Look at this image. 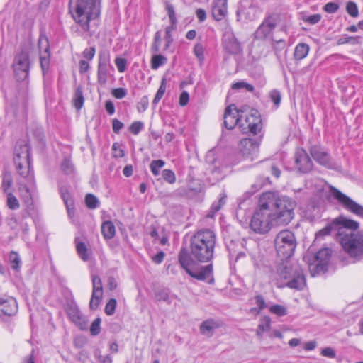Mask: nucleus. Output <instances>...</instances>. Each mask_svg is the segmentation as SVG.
Wrapping results in <instances>:
<instances>
[{"label":"nucleus","instance_id":"nucleus-1","mask_svg":"<svg viewBox=\"0 0 363 363\" xmlns=\"http://www.w3.org/2000/svg\"><path fill=\"white\" fill-rule=\"evenodd\" d=\"M216 244V234L211 230L197 232L191 239L190 255L185 250L180 252L179 261L182 267L191 277L204 281L211 277L212 265L195 268L196 261L206 262L213 257Z\"/></svg>","mask_w":363,"mask_h":363},{"label":"nucleus","instance_id":"nucleus-2","mask_svg":"<svg viewBox=\"0 0 363 363\" xmlns=\"http://www.w3.org/2000/svg\"><path fill=\"white\" fill-rule=\"evenodd\" d=\"M260 197L263 201V208H267L269 210L274 220H276V225H286L292 220L296 207L295 200L272 191L262 193Z\"/></svg>","mask_w":363,"mask_h":363},{"label":"nucleus","instance_id":"nucleus-3","mask_svg":"<svg viewBox=\"0 0 363 363\" xmlns=\"http://www.w3.org/2000/svg\"><path fill=\"white\" fill-rule=\"evenodd\" d=\"M69 11L75 22L87 32L90 21L100 15V0H69Z\"/></svg>","mask_w":363,"mask_h":363},{"label":"nucleus","instance_id":"nucleus-4","mask_svg":"<svg viewBox=\"0 0 363 363\" xmlns=\"http://www.w3.org/2000/svg\"><path fill=\"white\" fill-rule=\"evenodd\" d=\"M277 276L279 277L275 278L274 284L279 288L288 286L291 289L301 290L306 285L305 277L303 271L299 268L293 270L288 267H280L278 269Z\"/></svg>","mask_w":363,"mask_h":363},{"label":"nucleus","instance_id":"nucleus-5","mask_svg":"<svg viewBox=\"0 0 363 363\" xmlns=\"http://www.w3.org/2000/svg\"><path fill=\"white\" fill-rule=\"evenodd\" d=\"M263 202L259 196L258 206L256 208L250 223V228L259 234H265L268 233L273 226L276 225V220H274V216L267 208H263L262 206Z\"/></svg>","mask_w":363,"mask_h":363},{"label":"nucleus","instance_id":"nucleus-6","mask_svg":"<svg viewBox=\"0 0 363 363\" xmlns=\"http://www.w3.org/2000/svg\"><path fill=\"white\" fill-rule=\"evenodd\" d=\"M274 246L278 256L281 259L291 257L296 247L294 234L289 230L280 231L275 237Z\"/></svg>","mask_w":363,"mask_h":363},{"label":"nucleus","instance_id":"nucleus-7","mask_svg":"<svg viewBox=\"0 0 363 363\" xmlns=\"http://www.w3.org/2000/svg\"><path fill=\"white\" fill-rule=\"evenodd\" d=\"M345 233L340 238V243L345 251L356 259L363 257V234L362 233Z\"/></svg>","mask_w":363,"mask_h":363},{"label":"nucleus","instance_id":"nucleus-8","mask_svg":"<svg viewBox=\"0 0 363 363\" xmlns=\"http://www.w3.org/2000/svg\"><path fill=\"white\" fill-rule=\"evenodd\" d=\"M359 228V223L345 217L340 216L334 219L326 227L319 230L315 234V240H320L331 232H335L339 236L345 233V230H354Z\"/></svg>","mask_w":363,"mask_h":363},{"label":"nucleus","instance_id":"nucleus-9","mask_svg":"<svg viewBox=\"0 0 363 363\" xmlns=\"http://www.w3.org/2000/svg\"><path fill=\"white\" fill-rule=\"evenodd\" d=\"M13 160L17 172L21 178L33 179V177L30 171L29 147L26 144H19L16 146Z\"/></svg>","mask_w":363,"mask_h":363},{"label":"nucleus","instance_id":"nucleus-10","mask_svg":"<svg viewBox=\"0 0 363 363\" xmlns=\"http://www.w3.org/2000/svg\"><path fill=\"white\" fill-rule=\"evenodd\" d=\"M330 195L341 204L345 209L363 218V206L354 201L337 189L330 186Z\"/></svg>","mask_w":363,"mask_h":363},{"label":"nucleus","instance_id":"nucleus-11","mask_svg":"<svg viewBox=\"0 0 363 363\" xmlns=\"http://www.w3.org/2000/svg\"><path fill=\"white\" fill-rule=\"evenodd\" d=\"M13 69L18 81H26L30 69V60L26 52H21L14 57Z\"/></svg>","mask_w":363,"mask_h":363},{"label":"nucleus","instance_id":"nucleus-12","mask_svg":"<svg viewBox=\"0 0 363 363\" xmlns=\"http://www.w3.org/2000/svg\"><path fill=\"white\" fill-rule=\"evenodd\" d=\"M240 129L243 133L257 134L261 130V119L256 110L252 109L248 113H243L240 122Z\"/></svg>","mask_w":363,"mask_h":363},{"label":"nucleus","instance_id":"nucleus-13","mask_svg":"<svg viewBox=\"0 0 363 363\" xmlns=\"http://www.w3.org/2000/svg\"><path fill=\"white\" fill-rule=\"evenodd\" d=\"M281 21V16L277 13H273L268 16L259 25L255 33L257 39L267 38Z\"/></svg>","mask_w":363,"mask_h":363},{"label":"nucleus","instance_id":"nucleus-14","mask_svg":"<svg viewBox=\"0 0 363 363\" xmlns=\"http://www.w3.org/2000/svg\"><path fill=\"white\" fill-rule=\"evenodd\" d=\"M330 256L331 250L329 248H323L316 253L314 263L309 264V270L313 276L326 270Z\"/></svg>","mask_w":363,"mask_h":363},{"label":"nucleus","instance_id":"nucleus-15","mask_svg":"<svg viewBox=\"0 0 363 363\" xmlns=\"http://www.w3.org/2000/svg\"><path fill=\"white\" fill-rule=\"evenodd\" d=\"M243 111H238L234 105L228 106L224 113V125L228 130H232L235 125L240 127V122L243 118Z\"/></svg>","mask_w":363,"mask_h":363},{"label":"nucleus","instance_id":"nucleus-16","mask_svg":"<svg viewBox=\"0 0 363 363\" xmlns=\"http://www.w3.org/2000/svg\"><path fill=\"white\" fill-rule=\"evenodd\" d=\"M92 281V294L89 306L91 309H96L99 306L103 296L102 282L100 277L97 275H91Z\"/></svg>","mask_w":363,"mask_h":363},{"label":"nucleus","instance_id":"nucleus-17","mask_svg":"<svg viewBox=\"0 0 363 363\" xmlns=\"http://www.w3.org/2000/svg\"><path fill=\"white\" fill-rule=\"evenodd\" d=\"M295 162L298 170L303 173H307L313 168V162L308 155L301 148L298 149L296 152Z\"/></svg>","mask_w":363,"mask_h":363},{"label":"nucleus","instance_id":"nucleus-18","mask_svg":"<svg viewBox=\"0 0 363 363\" xmlns=\"http://www.w3.org/2000/svg\"><path fill=\"white\" fill-rule=\"evenodd\" d=\"M18 311L16 300L13 297H0V318L2 315L11 316Z\"/></svg>","mask_w":363,"mask_h":363},{"label":"nucleus","instance_id":"nucleus-19","mask_svg":"<svg viewBox=\"0 0 363 363\" xmlns=\"http://www.w3.org/2000/svg\"><path fill=\"white\" fill-rule=\"evenodd\" d=\"M211 13L213 18L218 21L225 18L228 14V0H213Z\"/></svg>","mask_w":363,"mask_h":363},{"label":"nucleus","instance_id":"nucleus-20","mask_svg":"<svg viewBox=\"0 0 363 363\" xmlns=\"http://www.w3.org/2000/svg\"><path fill=\"white\" fill-rule=\"evenodd\" d=\"M311 154L313 158L320 164L328 168L332 167L330 156L324 148L319 146H313L311 148Z\"/></svg>","mask_w":363,"mask_h":363},{"label":"nucleus","instance_id":"nucleus-21","mask_svg":"<svg viewBox=\"0 0 363 363\" xmlns=\"http://www.w3.org/2000/svg\"><path fill=\"white\" fill-rule=\"evenodd\" d=\"M108 58L105 55H100L99 62L98 65V82L104 85L107 82L108 72Z\"/></svg>","mask_w":363,"mask_h":363},{"label":"nucleus","instance_id":"nucleus-22","mask_svg":"<svg viewBox=\"0 0 363 363\" xmlns=\"http://www.w3.org/2000/svg\"><path fill=\"white\" fill-rule=\"evenodd\" d=\"M259 141L251 138H244L240 141L239 148L244 155H250L257 151Z\"/></svg>","mask_w":363,"mask_h":363},{"label":"nucleus","instance_id":"nucleus-23","mask_svg":"<svg viewBox=\"0 0 363 363\" xmlns=\"http://www.w3.org/2000/svg\"><path fill=\"white\" fill-rule=\"evenodd\" d=\"M225 50L230 54H238L241 47L238 40L233 35H225L223 38Z\"/></svg>","mask_w":363,"mask_h":363},{"label":"nucleus","instance_id":"nucleus-24","mask_svg":"<svg viewBox=\"0 0 363 363\" xmlns=\"http://www.w3.org/2000/svg\"><path fill=\"white\" fill-rule=\"evenodd\" d=\"M220 323L213 319H208L201 323L200 325V333L207 337H211L214 334V331L220 328Z\"/></svg>","mask_w":363,"mask_h":363},{"label":"nucleus","instance_id":"nucleus-25","mask_svg":"<svg viewBox=\"0 0 363 363\" xmlns=\"http://www.w3.org/2000/svg\"><path fill=\"white\" fill-rule=\"evenodd\" d=\"M250 208L251 203L250 201H244L239 203L236 210V216L240 222L244 223L247 220Z\"/></svg>","mask_w":363,"mask_h":363},{"label":"nucleus","instance_id":"nucleus-26","mask_svg":"<svg viewBox=\"0 0 363 363\" xmlns=\"http://www.w3.org/2000/svg\"><path fill=\"white\" fill-rule=\"evenodd\" d=\"M11 183H4L3 189L5 193L7 194V206L10 209L16 210L19 208V202L18 199L12 195L10 191Z\"/></svg>","mask_w":363,"mask_h":363},{"label":"nucleus","instance_id":"nucleus-27","mask_svg":"<svg viewBox=\"0 0 363 363\" xmlns=\"http://www.w3.org/2000/svg\"><path fill=\"white\" fill-rule=\"evenodd\" d=\"M101 233L105 239H111L116 234V228L111 221H105L101 225Z\"/></svg>","mask_w":363,"mask_h":363},{"label":"nucleus","instance_id":"nucleus-28","mask_svg":"<svg viewBox=\"0 0 363 363\" xmlns=\"http://www.w3.org/2000/svg\"><path fill=\"white\" fill-rule=\"evenodd\" d=\"M309 46L306 43H298L294 50V56L297 60L304 59L308 54Z\"/></svg>","mask_w":363,"mask_h":363},{"label":"nucleus","instance_id":"nucleus-29","mask_svg":"<svg viewBox=\"0 0 363 363\" xmlns=\"http://www.w3.org/2000/svg\"><path fill=\"white\" fill-rule=\"evenodd\" d=\"M271 326V318L268 316H264L259 320L257 329V335L259 338H262L264 333L269 330Z\"/></svg>","mask_w":363,"mask_h":363},{"label":"nucleus","instance_id":"nucleus-30","mask_svg":"<svg viewBox=\"0 0 363 363\" xmlns=\"http://www.w3.org/2000/svg\"><path fill=\"white\" fill-rule=\"evenodd\" d=\"M19 194L27 206L33 204L32 193L30 189L24 184H21L19 186Z\"/></svg>","mask_w":363,"mask_h":363},{"label":"nucleus","instance_id":"nucleus-31","mask_svg":"<svg viewBox=\"0 0 363 363\" xmlns=\"http://www.w3.org/2000/svg\"><path fill=\"white\" fill-rule=\"evenodd\" d=\"M76 248L79 256L82 260L87 261L89 259L91 252L84 242H78L76 245Z\"/></svg>","mask_w":363,"mask_h":363},{"label":"nucleus","instance_id":"nucleus-32","mask_svg":"<svg viewBox=\"0 0 363 363\" xmlns=\"http://www.w3.org/2000/svg\"><path fill=\"white\" fill-rule=\"evenodd\" d=\"M84 98L83 96L82 90L80 86L77 87L73 98V104L77 110H80L83 106Z\"/></svg>","mask_w":363,"mask_h":363},{"label":"nucleus","instance_id":"nucleus-33","mask_svg":"<svg viewBox=\"0 0 363 363\" xmlns=\"http://www.w3.org/2000/svg\"><path fill=\"white\" fill-rule=\"evenodd\" d=\"M167 62L166 57L162 55H155L152 56L151 60V68L152 69H157L160 66L164 65Z\"/></svg>","mask_w":363,"mask_h":363},{"label":"nucleus","instance_id":"nucleus-34","mask_svg":"<svg viewBox=\"0 0 363 363\" xmlns=\"http://www.w3.org/2000/svg\"><path fill=\"white\" fill-rule=\"evenodd\" d=\"M225 202L226 196H223L220 197L218 202H215L213 203L211 208L208 214V216L210 218H213L215 213L222 208V206L225 203Z\"/></svg>","mask_w":363,"mask_h":363},{"label":"nucleus","instance_id":"nucleus-35","mask_svg":"<svg viewBox=\"0 0 363 363\" xmlns=\"http://www.w3.org/2000/svg\"><path fill=\"white\" fill-rule=\"evenodd\" d=\"M360 37L359 36H347V35H342L337 40V45H343L346 43H350L352 45H357L360 43Z\"/></svg>","mask_w":363,"mask_h":363},{"label":"nucleus","instance_id":"nucleus-36","mask_svg":"<svg viewBox=\"0 0 363 363\" xmlns=\"http://www.w3.org/2000/svg\"><path fill=\"white\" fill-rule=\"evenodd\" d=\"M269 311L270 313L277 315V316H284L287 314V308L279 304H275L269 308Z\"/></svg>","mask_w":363,"mask_h":363},{"label":"nucleus","instance_id":"nucleus-37","mask_svg":"<svg viewBox=\"0 0 363 363\" xmlns=\"http://www.w3.org/2000/svg\"><path fill=\"white\" fill-rule=\"evenodd\" d=\"M164 162L162 160H152L150 167L154 175H158L160 170L164 167Z\"/></svg>","mask_w":363,"mask_h":363},{"label":"nucleus","instance_id":"nucleus-38","mask_svg":"<svg viewBox=\"0 0 363 363\" xmlns=\"http://www.w3.org/2000/svg\"><path fill=\"white\" fill-rule=\"evenodd\" d=\"M166 80L163 79L161 82L160 86L153 99V104H157L160 101L166 91Z\"/></svg>","mask_w":363,"mask_h":363},{"label":"nucleus","instance_id":"nucleus-39","mask_svg":"<svg viewBox=\"0 0 363 363\" xmlns=\"http://www.w3.org/2000/svg\"><path fill=\"white\" fill-rule=\"evenodd\" d=\"M9 260L11 264V267L13 269H18L21 266V259L19 255L16 252H11L9 255Z\"/></svg>","mask_w":363,"mask_h":363},{"label":"nucleus","instance_id":"nucleus-40","mask_svg":"<svg viewBox=\"0 0 363 363\" xmlns=\"http://www.w3.org/2000/svg\"><path fill=\"white\" fill-rule=\"evenodd\" d=\"M194 52L200 64L204 60V48L201 43H196L194 48Z\"/></svg>","mask_w":363,"mask_h":363},{"label":"nucleus","instance_id":"nucleus-41","mask_svg":"<svg viewBox=\"0 0 363 363\" xmlns=\"http://www.w3.org/2000/svg\"><path fill=\"white\" fill-rule=\"evenodd\" d=\"M85 202L87 207L91 209H94L99 206V201L93 194H87L85 198Z\"/></svg>","mask_w":363,"mask_h":363},{"label":"nucleus","instance_id":"nucleus-42","mask_svg":"<svg viewBox=\"0 0 363 363\" xmlns=\"http://www.w3.org/2000/svg\"><path fill=\"white\" fill-rule=\"evenodd\" d=\"M62 170L67 174H72L74 172V166L69 159H65L61 164Z\"/></svg>","mask_w":363,"mask_h":363},{"label":"nucleus","instance_id":"nucleus-43","mask_svg":"<svg viewBox=\"0 0 363 363\" xmlns=\"http://www.w3.org/2000/svg\"><path fill=\"white\" fill-rule=\"evenodd\" d=\"M113 155L116 158H121L125 155V152L118 143H114L112 145Z\"/></svg>","mask_w":363,"mask_h":363},{"label":"nucleus","instance_id":"nucleus-44","mask_svg":"<svg viewBox=\"0 0 363 363\" xmlns=\"http://www.w3.org/2000/svg\"><path fill=\"white\" fill-rule=\"evenodd\" d=\"M165 9L167 11L171 23L175 25L177 23V18L174 6L171 4L167 2L165 4Z\"/></svg>","mask_w":363,"mask_h":363},{"label":"nucleus","instance_id":"nucleus-45","mask_svg":"<svg viewBox=\"0 0 363 363\" xmlns=\"http://www.w3.org/2000/svg\"><path fill=\"white\" fill-rule=\"evenodd\" d=\"M116 300L115 298H111L108 301L105 306V313L108 315H111L115 313V309L116 307Z\"/></svg>","mask_w":363,"mask_h":363},{"label":"nucleus","instance_id":"nucleus-46","mask_svg":"<svg viewBox=\"0 0 363 363\" xmlns=\"http://www.w3.org/2000/svg\"><path fill=\"white\" fill-rule=\"evenodd\" d=\"M162 35L160 31H157L155 34L154 43L152 45V51L157 52L160 51V45L161 43Z\"/></svg>","mask_w":363,"mask_h":363},{"label":"nucleus","instance_id":"nucleus-47","mask_svg":"<svg viewBox=\"0 0 363 363\" xmlns=\"http://www.w3.org/2000/svg\"><path fill=\"white\" fill-rule=\"evenodd\" d=\"M347 11L352 17H357L359 14L357 6L355 3L350 1L347 4Z\"/></svg>","mask_w":363,"mask_h":363},{"label":"nucleus","instance_id":"nucleus-48","mask_svg":"<svg viewBox=\"0 0 363 363\" xmlns=\"http://www.w3.org/2000/svg\"><path fill=\"white\" fill-rule=\"evenodd\" d=\"M95 357L99 361L100 363H112V359L110 355H101L100 350H97L94 352Z\"/></svg>","mask_w":363,"mask_h":363},{"label":"nucleus","instance_id":"nucleus-49","mask_svg":"<svg viewBox=\"0 0 363 363\" xmlns=\"http://www.w3.org/2000/svg\"><path fill=\"white\" fill-rule=\"evenodd\" d=\"M320 354L323 357L331 359L335 358L336 357L335 350L330 347L323 348L320 351Z\"/></svg>","mask_w":363,"mask_h":363},{"label":"nucleus","instance_id":"nucleus-50","mask_svg":"<svg viewBox=\"0 0 363 363\" xmlns=\"http://www.w3.org/2000/svg\"><path fill=\"white\" fill-rule=\"evenodd\" d=\"M321 19V15L316 13L303 17L304 22L308 23L311 25H314L318 23Z\"/></svg>","mask_w":363,"mask_h":363},{"label":"nucleus","instance_id":"nucleus-51","mask_svg":"<svg viewBox=\"0 0 363 363\" xmlns=\"http://www.w3.org/2000/svg\"><path fill=\"white\" fill-rule=\"evenodd\" d=\"M67 313L73 322L77 323L80 319V313L77 308L71 307Z\"/></svg>","mask_w":363,"mask_h":363},{"label":"nucleus","instance_id":"nucleus-52","mask_svg":"<svg viewBox=\"0 0 363 363\" xmlns=\"http://www.w3.org/2000/svg\"><path fill=\"white\" fill-rule=\"evenodd\" d=\"M100 323L101 319L99 318L93 321L90 327V333L91 335H96L100 333Z\"/></svg>","mask_w":363,"mask_h":363},{"label":"nucleus","instance_id":"nucleus-53","mask_svg":"<svg viewBox=\"0 0 363 363\" xmlns=\"http://www.w3.org/2000/svg\"><path fill=\"white\" fill-rule=\"evenodd\" d=\"M143 128V123L140 121L133 122L129 127L130 131L134 134L138 135Z\"/></svg>","mask_w":363,"mask_h":363},{"label":"nucleus","instance_id":"nucleus-54","mask_svg":"<svg viewBox=\"0 0 363 363\" xmlns=\"http://www.w3.org/2000/svg\"><path fill=\"white\" fill-rule=\"evenodd\" d=\"M231 87L233 89H242V88H245L249 91H252L254 90V87L251 84L243 82L234 83L232 84Z\"/></svg>","mask_w":363,"mask_h":363},{"label":"nucleus","instance_id":"nucleus-55","mask_svg":"<svg viewBox=\"0 0 363 363\" xmlns=\"http://www.w3.org/2000/svg\"><path fill=\"white\" fill-rule=\"evenodd\" d=\"M269 96L271 100L276 106H279L281 102V96L279 91L274 89L270 91Z\"/></svg>","mask_w":363,"mask_h":363},{"label":"nucleus","instance_id":"nucleus-56","mask_svg":"<svg viewBox=\"0 0 363 363\" xmlns=\"http://www.w3.org/2000/svg\"><path fill=\"white\" fill-rule=\"evenodd\" d=\"M217 149L213 148L209 150L206 155V160L209 164H214L216 160Z\"/></svg>","mask_w":363,"mask_h":363},{"label":"nucleus","instance_id":"nucleus-57","mask_svg":"<svg viewBox=\"0 0 363 363\" xmlns=\"http://www.w3.org/2000/svg\"><path fill=\"white\" fill-rule=\"evenodd\" d=\"M115 64L118 68V72H123L126 69V60L123 58L117 57L115 60Z\"/></svg>","mask_w":363,"mask_h":363},{"label":"nucleus","instance_id":"nucleus-58","mask_svg":"<svg viewBox=\"0 0 363 363\" xmlns=\"http://www.w3.org/2000/svg\"><path fill=\"white\" fill-rule=\"evenodd\" d=\"M338 9L339 5L334 2L327 3L324 6V10L329 13H335Z\"/></svg>","mask_w":363,"mask_h":363},{"label":"nucleus","instance_id":"nucleus-59","mask_svg":"<svg viewBox=\"0 0 363 363\" xmlns=\"http://www.w3.org/2000/svg\"><path fill=\"white\" fill-rule=\"evenodd\" d=\"M127 94V91L123 88H116L112 90V95L116 99H123Z\"/></svg>","mask_w":363,"mask_h":363},{"label":"nucleus","instance_id":"nucleus-60","mask_svg":"<svg viewBox=\"0 0 363 363\" xmlns=\"http://www.w3.org/2000/svg\"><path fill=\"white\" fill-rule=\"evenodd\" d=\"M149 101L147 96H143L138 105V110L139 112L145 111L148 107Z\"/></svg>","mask_w":363,"mask_h":363},{"label":"nucleus","instance_id":"nucleus-61","mask_svg":"<svg viewBox=\"0 0 363 363\" xmlns=\"http://www.w3.org/2000/svg\"><path fill=\"white\" fill-rule=\"evenodd\" d=\"M162 177L166 182H174L175 180L174 173L169 169H164L162 172Z\"/></svg>","mask_w":363,"mask_h":363},{"label":"nucleus","instance_id":"nucleus-62","mask_svg":"<svg viewBox=\"0 0 363 363\" xmlns=\"http://www.w3.org/2000/svg\"><path fill=\"white\" fill-rule=\"evenodd\" d=\"M255 303L259 310L267 308V303L264 298L261 295H257L255 297Z\"/></svg>","mask_w":363,"mask_h":363},{"label":"nucleus","instance_id":"nucleus-63","mask_svg":"<svg viewBox=\"0 0 363 363\" xmlns=\"http://www.w3.org/2000/svg\"><path fill=\"white\" fill-rule=\"evenodd\" d=\"M123 123L119 120L114 118L112 121L113 130L116 133H118L119 131L123 128Z\"/></svg>","mask_w":363,"mask_h":363},{"label":"nucleus","instance_id":"nucleus-64","mask_svg":"<svg viewBox=\"0 0 363 363\" xmlns=\"http://www.w3.org/2000/svg\"><path fill=\"white\" fill-rule=\"evenodd\" d=\"M61 196L65 203V205L72 203L70 194L67 190L61 189Z\"/></svg>","mask_w":363,"mask_h":363}]
</instances>
